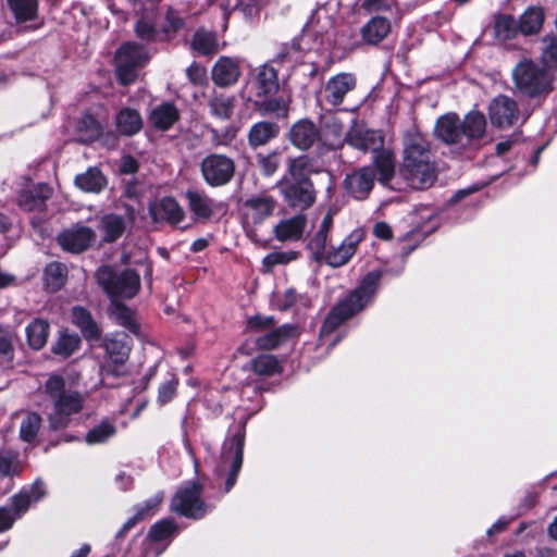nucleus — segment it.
<instances>
[{"mask_svg":"<svg viewBox=\"0 0 557 557\" xmlns=\"http://www.w3.org/2000/svg\"><path fill=\"white\" fill-rule=\"evenodd\" d=\"M485 115L473 109L461 121L456 113L442 115L435 125V136L448 145L458 148H476L486 135Z\"/></svg>","mask_w":557,"mask_h":557,"instance_id":"2","label":"nucleus"},{"mask_svg":"<svg viewBox=\"0 0 557 557\" xmlns=\"http://www.w3.org/2000/svg\"><path fill=\"white\" fill-rule=\"evenodd\" d=\"M356 85L357 78L351 73L344 72L332 76L325 85L326 101L334 107L339 106Z\"/></svg>","mask_w":557,"mask_h":557,"instance_id":"21","label":"nucleus"},{"mask_svg":"<svg viewBox=\"0 0 557 557\" xmlns=\"http://www.w3.org/2000/svg\"><path fill=\"white\" fill-rule=\"evenodd\" d=\"M96 240V233L90 227L76 224L58 236L60 246L71 252L86 250Z\"/></svg>","mask_w":557,"mask_h":557,"instance_id":"17","label":"nucleus"},{"mask_svg":"<svg viewBox=\"0 0 557 557\" xmlns=\"http://www.w3.org/2000/svg\"><path fill=\"white\" fill-rule=\"evenodd\" d=\"M347 140L349 145L359 148V149H367V144L364 141V138L358 136V134L351 132L349 134H345L342 128L337 129L334 128L333 132V138L327 139L325 138L324 144L327 145L331 148H337L339 147L344 140Z\"/></svg>","mask_w":557,"mask_h":557,"instance_id":"54","label":"nucleus"},{"mask_svg":"<svg viewBox=\"0 0 557 557\" xmlns=\"http://www.w3.org/2000/svg\"><path fill=\"white\" fill-rule=\"evenodd\" d=\"M542 63L547 70H557V37L548 39V45L542 52Z\"/></svg>","mask_w":557,"mask_h":557,"instance_id":"58","label":"nucleus"},{"mask_svg":"<svg viewBox=\"0 0 557 557\" xmlns=\"http://www.w3.org/2000/svg\"><path fill=\"white\" fill-rule=\"evenodd\" d=\"M362 9L369 13L391 11L394 7L393 0H363Z\"/></svg>","mask_w":557,"mask_h":557,"instance_id":"62","label":"nucleus"},{"mask_svg":"<svg viewBox=\"0 0 557 557\" xmlns=\"http://www.w3.org/2000/svg\"><path fill=\"white\" fill-rule=\"evenodd\" d=\"M201 491V485L196 482L185 483L173 496L171 510L187 518H202L208 507L200 498Z\"/></svg>","mask_w":557,"mask_h":557,"instance_id":"10","label":"nucleus"},{"mask_svg":"<svg viewBox=\"0 0 557 557\" xmlns=\"http://www.w3.org/2000/svg\"><path fill=\"white\" fill-rule=\"evenodd\" d=\"M252 371L260 376H272L280 373L282 368L273 355H260L251 361Z\"/></svg>","mask_w":557,"mask_h":557,"instance_id":"48","label":"nucleus"},{"mask_svg":"<svg viewBox=\"0 0 557 557\" xmlns=\"http://www.w3.org/2000/svg\"><path fill=\"white\" fill-rule=\"evenodd\" d=\"M191 47L198 53L203 55L215 53L219 49L215 33L207 32L205 29L197 30L193 37Z\"/></svg>","mask_w":557,"mask_h":557,"instance_id":"46","label":"nucleus"},{"mask_svg":"<svg viewBox=\"0 0 557 557\" xmlns=\"http://www.w3.org/2000/svg\"><path fill=\"white\" fill-rule=\"evenodd\" d=\"M126 336L121 335L107 337L103 347L107 352V359L100 366V375L123 376L126 374L124 364L129 357L131 345L125 341ZM103 377L100 383L102 384Z\"/></svg>","mask_w":557,"mask_h":557,"instance_id":"11","label":"nucleus"},{"mask_svg":"<svg viewBox=\"0 0 557 557\" xmlns=\"http://www.w3.org/2000/svg\"><path fill=\"white\" fill-rule=\"evenodd\" d=\"M407 185L414 189L431 187L436 180L430 144L418 131L408 132L404 139V158L399 169Z\"/></svg>","mask_w":557,"mask_h":557,"instance_id":"1","label":"nucleus"},{"mask_svg":"<svg viewBox=\"0 0 557 557\" xmlns=\"http://www.w3.org/2000/svg\"><path fill=\"white\" fill-rule=\"evenodd\" d=\"M46 493L45 485L41 481L37 480L28 490H23L12 499V505L15 513L20 517L28 507L38 502Z\"/></svg>","mask_w":557,"mask_h":557,"instance_id":"34","label":"nucleus"},{"mask_svg":"<svg viewBox=\"0 0 557 557\" xmlns=\"http://www.w3.org/2000/svg\"><path fill=\"white\" fill-rule=\"evenodd\" d=\"M313 172L311 160L306 157L292 159L288 165V173L294 182L309 181L308 176Z\"/></svg>","mask_w":557,"mask_h":557,"instance_id":"51","label":"nucleus"},{"mask_svg":"<svg viewBox=\"0 0 557 557\" xmlns=\"http://www.w3.org/2000/svg\"><path fill=\"white\" fill-rule=\"evenodd\" d=\"M41 426V418L35 412H29L23 419L20 429V436L23 441L32 443L35 441Z\"/></svg>","mask_w":557,"mask_h":557,"instance_id":"55","label":"nucleus"},{"mask_svg":"<svg viewBox=\"0 0 557 557\" xmlns=\"http://www.w3.org/2000/svg\"><path fill=\"white\" fill-rule=\"evenodd\" d=\"M495 36L498 40L505 41L511 39L519 32L515 18L508 15H499L495 18Z\"/></svg>","mask_w":557,"mask_h":557,"instance_id":"52","label":"nucleus"},{"mask_svg":"<svg viewBox=\"0 0 557 557\" xmlns=\"http://www.w3.org/2000/svg\"><path fill=\"white\" fill-rule=\"evenodd\" d=\"M333 226V213L327 211L323 216L318 231L310 238L308 248L313 253L315 260L323 258L326 249L329 233Z\"/></svg>","mask_w":557,"mask_h":557,"instance_id":"30","label":"nucleus"},{"mask_svg":"<svg viewBox=\"0 0 557 557\" xmlns=\"http://www.w3.org/2000/svg\"><path fill=\"white\" fill-rule=\"evenodd\" d=\"M333 28L334 20L332 16L327 14L324 8L318 9L305 26L297 44L298 48L318 54L329 51L333 45Z\"/></svg>","mask_w":557,"mask_h":557,"instance_id":"6","label":"nucleus"},{"mask_svg":"<svg viewBox=\"0 0 557 557\" xmlns=\"http://www.w3.org/2000/svg\"><path fill=\"white\" fill-rule=\"evenodd\" d=\"M240 75V60L237 58L220 57L211 69V79L221 88L235 85Z\"/></svg>","mask_w":557,"mask_h":557,"instance_id":"18","label":"nucleus"},{"mask_svg":"<svg viewBox=\"0 0 557 557\" xmlns=\"http://www.w3.org/2000/svg\"><path fill=\"white\" fill-rule=\"evenodd\" d=\"M375 180L372 166H363L345 177L346 190L356 199H364L371 191Z\"/></svg>","mask_w":557,"mask_h":557,"instance_id":"19","label":"nucleus"},{"mask_svg":"<svg viewBox=\"0 0 557 557\" xmlns=\"http://www.w3.org/2000/svg\"><path fill=\"white\" fill-rule=\"evenodd\" d=\"M178 381L175 376H171L169 380L164 381L160 387L158 393V401L161 405H165L171 401L176 393Z\"/></svg>","mask_w":557,"mask_h":557,"instance_id":"60","label":"nucleus"},{"mask_svg":"<svg viewBox=\"0 0 557 557\" xmlns=\"http://www.w3.org/2000/svg\"><path fill=\"white\" fill-rule=\"evenodd\" d=\"M491 123L499 128L515 125L520 119L517 102L505 95L495 97L488 106Z\"/></svg>","mask_w":557,"mask_h":557,"instance_id":"14","label":"nucleus"},{"mask_svg":"<svg viewBox=\"0 0 557 557\" xmlns=\"http://www.w3.org/2000/svg\"><path fill=\"white\" fill-rule=\"evenodd\" d=\"M184 25L183 18L174 10H169L166 13V24L164 26L165 33H175Z\"/></svg>","mask_w":557,"mask_h":557,"instance_id":"64","label":"nucleus"},{"mask_svg":"<svg viewBox=\"0 0 557 557\" xmlns=\"http://www.w3.org/2000/svg\"><path fill=\"white\" fill-rule=\"evenodd\" d=\"M236 98L225 94L214 92L209 99L208 106L211 115L220 120H230L233 115Z\"/></svg>","mask_w":557,"mask_h":557,"instance_id":"37","label":"nucleus"},{"mask_svg":"<svg viewBox=\"0 0 557 557\" xmlns=\"http://www.w3.org/2000/svg\"><path fill=\"white\" fill-rule=\"evenodd\" d=\"M180 113L171 102H163L153 108L149 115L150 123L160 131H168L178 121Z\"/></svg>","mask_w":557,"mask_h":557,"instance_id":"31","label":"nucleus"},{"mask_svg":"<svg viewBox=\"0 0 557 557\" xmlns=\"http://www.w3.org/2000/svg\"><path fill=\"white\" fill-rule=\"evenodd\" d=\"M77 140L81 143H89L96 139L101 132V127L97 120L91 115H84L77 122Z\"/></svg>","mask_w":557,"mask_h":557,"instance_id":"50","label":"nucleus"},{"mask_svg":"<svg viewBox=\"0 0 557 557\" xmlns=\"http://www.w3.org/2000/svg\"><path fill=\"white\" fill-rule=\"evenodd\" d=\"M306 227V219L304 215H295L293 218L281 221L274 228L275 237L280 242L297 240L301 237Z\"/></svg>","mask_w":557,"mask_h":557,"instance_id":"33","label":"nucleus"},{"mask_svg":"<svg viewBox=\"0 0 557 557\" xmlns=\"http://www.w3.org/2000/svg\"><path fill=\"white\" fill-rule=\"evenodd\" d=\"M149 213L154 222L165 221L172 225L181 223L185 212L173 197H164L149 206Z\"/></svg>","mask_w":557,"mask_h":557,"instance_id":"20","label":"nucleus"},{"mask_svg":"<svg viewBox=\"0 0 557 557\" xmlns=\"http://www.w3.org/2000/svg\"><path fill=\"white\" fill-rule=\"evenodd\" d=\"M364 234L362 228H356L338 246L325 250L323 257L326 263L333 268L346 264L356 253L358 245L364 239Z\"/></svg>","mask_w":557,"mask_h":557,"instance_id":"15","label":"nucleus"},{"mask_svg":"<svg viewBox=\"0 0 557 557\" xmlns=\"http://www.w3.org/2000/svg\"><path fill=\"white\" fill-rule=\"evenodd\" d=\"M544 12L541 8L531 7L524 11L519 20V32L523 35H532L542 28Z\"/></svg>","mask_w":557,"mask_h":557,"instance_id":"44","label":"nucleus"},{"mask_svg":"<svg viewBox=\"0 0 557 557\" xmlns=\"http://www.w3.org/2000/svg\"><path fill=\"white\" fill-rule=\"evenodd\" d=\"M45 393L53 405V411L49 413V422L54 430L67 426L70 417L84 408V395L77 391L67 389L65 381L60 375L49 376L45 384Z\"/></svg>","mask_w":557,"mask_h":557,"instance_id":"4","label":"nucleus"},{"mask_svg":"<svg viewBox=\"0 0 557 557\" xmlns=\"http://www.w3.org/2000/svg\"><path fill=\"white\" fill-rule=\"evenodd\" d=\"M16 21L26 22L32 21L37 15L38 2L37 0H7Z\"/></svg>","mask_w":557,"mask_h":557,"instance_id":"49","label":"nucleus"},{"mask_svg":"<svg viewBox=\"0 0 557 557\" xmlns=\"http://www.w3.org/2000/svg\"><path fill=\"white\" fill-rule=\"evenodd\" d=\"M280 185L285 199L295 208L307 209L315 201V190L310 181L289 183L285 177Z\"/></svg>","mask_w":557,"mask_h":557,"instance_id":"16","label":"nucleus"},{"mask_svg":"<svg viewBox=\"0 0 557 557\" xmlns=\"http://www.w3.org/2000/svg\"><path fill=\"white\" fill-rule=\"evenodd\" d=\"M374 173L377 172L380 177L379 181L383 185H389L395 173V160L394 156L389 151H380L375 154L373 160Z\"/></svg>","mask_w":557,"mask_h":557,"instance_id":"42","label":"nucleus"},{"mask_svg":"<svg viewBox=\"0 0 557 557\" xmlns=\"http://www.w3.org/2000/svg\"><path fill=\"white\" fill-rule=\"evenodd\" d=\"M200 171L209 186H224L232 181L235 174V162L225 154L210 153L202 159Z\"/></svg>","mask_w":557,"mask_h":557,"instance_id":"12","label":"nucleus"},{"mask_svg":"<svg viewBox=\"0 0 557 557\" xmlns=\"http://www.w3.org/2000/svg\"><path fill=\"white\" fill-rule=\"evenodd\" d=\"M164 498L163 492H158L143 504L135 507V513L129 518L117 532L116 536L121 537L127 533L135 524L140 521L148 519L157 513Z\"/></svg>","mask_w":557,"mask_h":557,"instance_id":"24","label":"nucleus"},{"mask_svg":"<svg viewBox=\"0 0 557 557\" xmlns=\"http://www.w3.org/2000/svg\"><path fill=\"white\" fill-rule=\"evenodd\" d=\"M49 323L42 319H35L26 327L28 345L36 350L41 349L48 339Z\"/></svg>","mask_w":557,"mask_h":557,"instance_id":"43","label":"nucleus"},{"mask_svg":"<svg viewBox=\"0 0 557 557\" xmlns=\"http://www.w3.org/2000/svg\"><path fill=\"white\" fill-rule=\"evenodd\" d=\"M517 89L528 97L547 95L553 90V79L546 70L530 60L521 61L512 71Z\"/></svg>","mask_w":557,"mask_h":557,"instance_id":"8","label":"nucleus"},{"mask_svg":"<svg viewBox=\"0 0 557 557\" xmlns=\"http://www.w3.org/2000/svg\"><path fill=\"white\" fill-rule=\"evenodd\" d=\"M296 257L297 255L294 251H274L264 257L263 265L269 271L276 264H285L295 260Z\"/></svg>","mask_w":557,"mask_h":557,"instance_id":"59","label":"nucleus"},{"mask_svg":"<svg viewBox=\"0 0 557 557\" xmlns=\"http://www.w3.org/2000/svg\"><path fill=\"white\" fill-rule=\"evenodd\" d=\"M381 274L377 271L368 273L360 285L344 299L338 301L325 318L321 331L320 338L325 342L326 337L345 320L362 310L371 297L374 295L379 285Z\"/></svg>","mask_w":557,"mask_h":557,"instance_id":"3","label":"nucleus"},{"mask_svg":"<svg viewBox=\"0 0 557 557\" xmlns=\"http://www.w3.org/2000/svg\"><path fill=\"white\" fill-rule=\"evenodd\" d=\"M273 318L256 315L248 320V327L255 332H265L256 338V345L260 349H275L288 339L297 336L298 327L294 324H284L272 330Z\"/></svg>","mask_w":557,"mask_h":557,"instance_id":"9","label":"nucleus"},{"mask_svg":"<svg viewBox=\"0 0 557 557\" xmlns=\"http://www.w3.org/2000/svg\"><path fill=\"white\" fill-rule=\"evenodd\" d=\"M320 138L318 127L308 119L296 122L289 129V139L301 150L309 149Z\"/></svg>","mask_w":557,"mask_h":557,"instance_id":"23","label":"nucleus"},{"mask_svg":"<svg viewBox=\"0 0 557 557\" xmlns=\"http://www.w3.org/2000/svg\"><path fill=\"white\" fill-rule=\"evenodd\" d=\"M67 277V268L61 262L49 263L44 271V284L49 292H57L63 287Z\"/></svg>","mask_w":557,"mask_h":557,"instance_id":"41","label":"nucleus"},{"mask_svg":"<svg viewBox=\"0 0 557 557\" xmlns=\"http://www.w3.org/2000/svg\"><path fill=\"white\" fill-rule=\"evenodd\" d=\"M71 319L86 337H95L98 335V327L91 314L83 307H74L72 309Z\"/></svg>","mask_w":557,"mask_h":557,"instance_id":"47","label":"nucleus"},{"mask_svg":"<svg viewBox=\"0 0 557 557\" xmlns=\"http://www.w3.org/2000/svg\"><path fill=\"white\" fill-rule=\"evenodd\" d=\"M280 134V126L277 123L269 121H260L251 125L249 128L247 139L251 148L256 149L268 145L271 140L275 139Z\"/></svg>","mask_w":557,"mask_h":557,"instance_id":"26","label":"nucleus"},{"mask_svg":"<svg viewBox=\"0 0 557 557\" xmlns=\"http://www.w3.org/2000/svg\"><path fill=\"white\" fill-rule=\"evenodd\" d=\"M116 128L123 135H134L143 127L140 114L129 108L122 109L115 117Z\"/></svg>","mask_w":557,"mask_h":557,"instance_id":"38","label":"nucleus"},{"mask_svg":"<svg viewBox=\"0 0 557 557\" xmlns=\"http://www.w3.org/2000/svg\"><path fill=\"white\" fill-rule=\"evenodd\" d=\"M147 60L145 49L134 42L124 44L115 54L116 75L121 84L128 85L136 78V69Z\"/></svg>","mask_w":557,"mask_h":557,"instance_id":"13","label":"nucleus"},{"mask_svg":"<svg viewBox=\"0 0 557 557\" xmlns=\"http://www.w3.org/2000/svg\"><path fill=\"white\" fill-rule=\"evenodd\" d=\"M262 109L268 113L285 116L288 111V102L283 98H271L262 103Z\"/></svg>","mask_w":557,"mask_h":557,"instance_id":"61","label":"nucleus"},{"mask_svg":"<svg viewBox=\"0 0 557 557\" xmlns=\"http://www.w3.org/2000/svg\"><path fill=\"white\" fill-rule=\"evenodd\" d=\"M256 160L261 173L265 176H271L280 165V152L272 150L269 153H258Z\"/></svg>","mask_w":557,"mask_h":557,"instance_id":"56","label":"nucleus"},{"mask_svg":"<svg viewBox=\"0 0 557 557\" xmlns=\"http://www.w3.org/2000/svg\"><path fill=\"white\" fill-rule=\"evenodd\" d=\"M188 208L196 219L208 220L214 212V201L205 193L187 190L185 194Z\"/></svg>","mask_w":557,"mask_h":557,"instance_id":"29","label":"nucleus"},{"mask_svg":"<svg viewBox=\"0 0 557 557\" xmlns=\"http://www.w3.org/2000/svg\"><path fill=\"white\" fill-rule=\"evenodd\" d=\"M125 228L126 223L124 218L114 213L104 214L99 222L102 239L107 243H112L120 238Z\"/></svg>","mask_w":557,"mask_h":557,"instance_id":"35","label":"nucleus"},{"mask_svg":"<svg viewBox=\"0 0 557 557\" xmlns=\"http://www.w3.org/2000/svg\"><path fill=\"white\" fill-rule=\"evenodd\" d=\"M76 186L88 193H99L107 185V180L97 168H89L86 172L75 177Z\"/></svg>","mask_w":557,"mask_h":557,"instance_id":"40","label":"nucleus"},{"mask_svg":"<svg viewBox=\"0 0 557 557\" xmlns=\"http://www.w3.org/2000/svg\"><path fill=\"white\" fill-rule=\"evenodd\" d=\"M21 471L17 456L9 450L0 451V491L5 494L12 488V478Z\"/></svg>","mask_w":557,"mask_h":557,"instance_id":"27","label":"nucleus"},{"mask_svg":"<svg viewBox=\"0 0 557 557\" xmlns=\"http://www.w3.org/2000/svg\"><path fill=\"white\" fill-rule=\"evenodd\" d=\"M13 334L0 326V355L8 359L12 358Z\"/></svg>","mask_w":557,"mask_h":557,"instance_id":"63","label":"nucleus"},{"mask_svg":"<svg viewBox=\"0 0 557 557\" xmlns=\"http://www.w3.org/2000/svg\"><path fill=\"white\" fill-rule=\"evenodd\" d=\"M275 306L282 311L294 309L296 313H301L311 307V299L306 294H298L296 289L288 288L283 294L276 295Z\"/></svg>","mask_w":557,"mask_h":557,"instance_id":"32","label":"nucleus"},{"mask_svg":"<svg viewBox=\"0 0 557 557\" xmlns=\"http://www.w3.org/2000/svg\"><path fill=\"white\" fill-rule=\"evenodd\" d=\"M79 344L81 339L77 335L60 333L52 350L55 355L67 358L78 349Z\"/></svg>","mask_w":557,"mask_h":557,"instance_id":"53","label":"nucleus"},{"mask_svg":"<svg viewBox=\"0 0 557 557\" xmlns=\"http://www.w3.org/2000/svg\"><path fill=\"white\" fill-rule=\"evenodd\" d=\"M391 21L383 16H373L361 28L362 39L370 45H377L391 33Z\"/></svg>","mask_w":557,"mask_h":557,"instance_id":"28","label":"nucleus"},{"mask_svg":"<svg viewBox=\"0 0 557 557\" xmlns=\"http://www.w3.org/2000/svg\"><path fill=\"white\" fill-rule=\"evenodd\" d=\"M51 188L47 184H37L23 190L17 198L18 206L25 211L41 210L51 196Z\"/></svg>","mask_w":557,"mask_h":557,"instance_id":"25","label":"nucleus"},{"mask_svg":"<svg viewBox=\"0 0 557 557\" xmlns=\"http://www.w3.org/2000/svg\"><path fill=\"white\" fill-rule=\"evenodd\" d=\"M119 300L120 299H111V305L109 307L110 317L129 332L138 334V324L135 319L134 311L121 304Z\"/></svg>","mask_w":557,"mask_h":557,"instance_id":"39","label":"nucleus"},{"mask_svg":"<svg viewBox=\"0 0 557 557\" xmlns=\"http://www.w3.org/2000/svg\"><path fill=\"white\" fill-rule=\"evenodd\" d=\"M275 208L274 200L269 196H256L244 203V218L247 224H259L270 216Z\"/></svg>","mask_w":557,"mask_h":557,"instance_id":"22","label":"nucleus"},{"mask_svg":"<svg viewBox=\"0 0 557 557\" xmlns=\"http://www.w3.org/2000/svg\"><path fill=\"white\" fill-rule=\"evenodd\" d=\"M175 528L176 525L172 519H162L150 528L148 537L153 542L166 540L172 536Z\"/></svg>","mask_w":557,"mask_h":557,"instance_id":"57","label":"nucleus"},{"mask_svg":"<svg viewBox=\"0 0 557 557\" xmlns=\"http://www.w3.org/2000/svg\"><path fill=\"white\" fill-rule=\"evenodd\" d=\"M245 445V422L231 433L222 445L219 460L214 466L215 479L225 478V493L230 492L235 485L237 475L243 465V454Z\"/></svg>","mask_w":557,"mask_h":557,"instance_id":"5","label":"nucleus"},{"mask_svg":"<svg viewBox=\"0 0 557 557\" xmlns=\"http://www.w3.org/2000/svg\"><path fill=\"white\" fill-rule=\"evenodd\" d=\"M258 96H267L278 89L277 70L272 64H263L257 70Z\"/></svg>","mask_w":557,"mask_h":557,"instance_id":"36","label":"nucleus"},{"mask_svg":"<svg viewBox=\"0 0 557 557\" xmlns=\"http://www.w3.org/2000/svg\"><path fill=\"white\" fill-rule=\"evenodd\" d=\"M95 277L110 299H131L140 289V275L135 270L115 272L111 267H100Z\"/></svg>","mask_w":557,"mask_h":557,"instance_id":"7","label":"nucleus"},{"mask_svg":"<svg viewBox=\"0 0 557 557\" xmlns=\"http://www.w3.org/2000/svg\"><path fill=\"white\" fill-rule=\"evenodd\" d=\"M116 433V426L113 421L103 419L94 425L86 434L85 441L89 445H98L108 442Z\"/></svg>","mask_w":557,"mask_h":557,"instance_id":"45","label":"nucleus"}]
</instances>
